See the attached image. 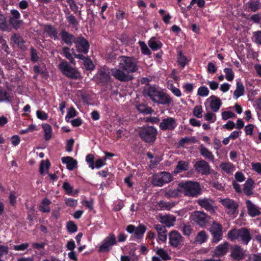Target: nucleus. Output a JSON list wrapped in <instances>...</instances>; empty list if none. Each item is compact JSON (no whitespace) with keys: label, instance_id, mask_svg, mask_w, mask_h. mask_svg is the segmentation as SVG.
<instances>
[{"label":"nucleus","instance_id":"obj_32","mask_svg":"<svg viewBox=\"0 0 261 261\" xmlns=\"http://www.w3.org/2000/svg\"><path fill=\"white\" fill-rule=\"evenodd\" d=\"M199 151L201 154L205 158L211 161H214V156L212 152L210 151L207 148L203 145H201L199 148Z\"/></svg>","mask_w":261,"mask_h":261},{"label":"nucleus","instance_id":"obj_30","mask_svg":"<svg viewBox=\"0 0 261 261\" xmlns=\"http://www.w3.org/2000/svg\"><path fill=\"white\" fill-rule=\"evenodd\" d=\"M148 45L153 50H157L161 48L162 43L155 37H152L148 41Z\"/></svg>","mask_w":261,"mask_h":261},{"label":"nucleus","instance_id":"obj_29","mask_svg":"<svg viewBox=\"0 0 261 261\" xmlns=\"http://www.w3.org/2000/svg\"><path fill=\"white\" fill-rule=\"evenodd\" d=\"M160 221L167 227H171L174 225L175 218L173 216L166 215L161 217Z\"/></svg>","mask_w":261,"mask_h":261},{"label":"nucleus","instance_id":"obj_14","mask_svg":"<svg viewBox=\"0 0 261 261\" xmlns=\"http://www.w3.org/2000/svg\"><path fill=\"white\" fill-rule=\"evenodd\" d=\"M183 241V237L177 231L173 230L169 233V243L171 246L177 248L182 244Z\"/></svg>","mask_w":261,"mask_h":261},{"label":"nucleus","instance_id":"obj_31","mask_svg":"<svg viewBox=\"0 0 261 261\" xmlns=\"http://www.w3.org/2000/svg\"><path fill=\"white\" fill-rule=\"evenodd\" d=\"M42 127L44 132V137L45 140H50L52 137L53 130L51 126L47 123H44L42 125Z\"/></svg>","mask_w":261,"mask_h":261},{"label":"nucleus","instance_id":"obj_55","mask_svg":"<svg viewBox=\"0 0 261 261\" xmlns=\"http://www.w3.org/2000/svg\"><path fill=\"white\" fill-rule=\"evenodd\" d=\"M29 246V244L24 243L18 245H14L13 249L15 251H24L27 249Z\"/></svg>","mask_w":261,"mask_h":261},{"label":"nucleus","instance_id":"obj_60","mask_svg":"<svg viewBox=\"0 0 261 261\" xmlns=\"http://www.w3.org/2000/svg\"><path fill=\"white\" fill-rule=\"evenodd\" d=\"M66 206L70 207H75L77 204V201L72 198H67L65 199Z\"/></svg>","mask_w":261,"mask_h":261},{"label":"nucleus","instance_id":"obj_19","mask_svg":"<svg viewBox=\"0 0 261 261\" xmlns=\"http://www.w3.org/2000/svg\"><path fill=\"white\" fill-rule=\"evenodd\" d=\"M111 73L116 80L121 82L128 81L132 79L131 76L128 73L117 68H112Z\"/></svg>","mask_w":261,"mask_h":261},{"label":"nucleus","instance_id":"obj_12","mask_svg":"<svg viewBox=\"0 0 261 261\" xmlns=\"http://www.w3.org/2000/svg\"><path fill=\"white\" fill-rule=\"evenodd\" d=\"M210 231L213 236V243H217L222 239V227L219 223L214 222L212 224Z\"/></svg>","mask_w":261,"mask_h":261},{"label":"nucleus","instance_id":"obj_6","mask_svg":"<svg viewBox=\"0 0 261 261\" xmlns=\"http://www.w3.org/2000/svg\"><path fill=\"white\" fill-rule=\"evenodd\" d=\"M59 68L63 74L69 78L77 79L80 76V73L78 70L72 67L66 61L62 62L59 65Z\"/></svg>","mask_w":261,"mask_h":261},{"label":"nucleus","instance_id":"obj_34","mask_svg":"<svg viewBox=\"0 0 261 261\" xmlns=\"http://www.w3.org/2000/svg\"><path fill=\"white\" fill-rule=\"evenodd\" d=\"M220 167L223 171L228 174H231L235 170L233 165L230 162L222 163L220 165Z\"/></svg>","mask_w":261,"mask_h":261},{"label":"nucleus","instance_id":"obj_63","mask_svg":"<svg viewBox=\"0 0 261 261\" xmlns=\"http://www.w3.org/2000/svg\"><path fill=\"white\" fill-rule=\"evenodd\" d=\"M206 84L209 86L210 89L212 90H216L218 88V86H219V84L214 81H207L206 82Z\"/></svg>","mask_w":261,"mask_h":261},{"label":"nucleus","instance_id":"obj_13","mask_svg":"<svg viewBox=\"0 0 261 261\" xmlns=\"http://www.w3.org/2000/svg\"><path fill=\"white\" fill-rule=\"evenodd\" d=\"M146 230V227L142 224L135 227L133 225H129L126 228V231L129 233H134V237L136 240L142 239Z\"/></svg>","mask_w":261,"mask_h":261},{"label":"nucleus","instance_id":"obj_17","mask_svg":"<svg viewBox=\"0 0 261 261\" xmlns=\"http://www.w3.org/2000/svg\"><path fill=\"white\" fill-rule=\"evenodd\" d=\"M197 203L202 208L210 212L211 213H214L215 210L214 206V200L211 198H201L197 200Z\"/></svg>","mask_w":261,"mask_h":261},{"label":"nucleus","instance_id":"obj_4","mask_svg":"<svg viewBox=\"0 0 261 261\" xmlns=\"http://www.w3.org/2000/svg\"><path fill=\"white\" fill-rule=\"evenodd\" d=\"M119 67L127 73H134L138 71L137 61L133 57L122 56L119 59Z\"/></svg>","mask_w":261,"mask_h":261},{"label":"nucleus","instance_id":"obj_57","mask_svg":"<svg viewBox=\"0 0 261 261\" xmlns=\"http://www.w3.org/2000/svg\"><path fill=\"white\" fill-rule=\"evenodd\" d=\"M67 228L68 231L71 233H73L77 231V227L72 221H70L67 223Z\"/></svg>","mask_w":261,"mask_h":261},{"label":"nucleus","instance_id":"obj_62","mask_svg":"<svg viewBox=\"0 0 261 261\" xmlns=\"http://www.w3.org/2000/svg\"><path fill=\"white\" fill-rule=\"evenodd\" d=\"M207 70L208 73L213 74L216 72L217 67L214 63L210 62L207 64Z\"/></svg>","mask_w":261,"mask_h":261},{"label":"nucleus","instance_id":"obj_44","mask_svg":"<svg viewBox=\"0 0 261 261\" xmlns=\"http://www.w3.org/2000/svg\"><path fill=\"white\" fill-rule=\"evenodd\" d=\"M67 3L69 4L70 8L74 13H76L79 12V14H81V11H79V7L75 3V0H66Z\"/></svg>","mask_w":261,"mask_h":261},{"label":"nucleus","instance_id":"obj_54","mask_svg":"<svg viewBox=\"0 0 261 261\" xmlns=\"http://www.w3.org/2000/svg\"><path fill=\"white\" fill-rule=\"evenodd\" d=\"M63 53L64 56L68 59L70 61L71 63L73 62V59L71 55V54L70 53V49L68 47H64L63 48Z\"/></svg>","mask_w":261,"mask_h":261},{"label":"nucleus","instance_id":"obj_25","mask_svg":"<svg viewBox=\"0 0 261 261\" xmlns=\"http://www.w3.org/2000/svg\"><path fill=\"white\" fill-rule=\"evenodd\" d=\"M62 41L68 45H71L75 41V38L73 35L67 31H62L61 33Z\"/></svg>","mask_w":261,"mask_h":261},{"label":"nucleus","instance_id":"obj_39","mask_svg":"<svg viewBox=\"0 0 261 261\" xmlns=\"http://www.w3.org/2000/svg\"><path fill=\"white\" fill-rule=\"evenodd\" d=\"M156 254L164 260H168L171 259V257L169 255L167 250L163 248H158L156 250Z\"/></svg>","mask_w":261,"mask_h":261},{"label":"nucleus","instance_id":"obj_45","mask_svg":"<svg viewBox=\"0 0 261 261\" xmlns=\"http://www.w3.org/2000/svg\"><path fill=\"white\" fill-rule=\"evenodd\" d=\"M13 38L15 43L17 44L20 48H23L24 42L21 37L18 35L15 34L13 36Z\"/></svg>","mask_w":261,"mask_h":261},{"label":"nucleus","instance_id":"obj_8","mask_svg":"<svg viewBox=\"0 0 261 261\" xmlns=\"http://www.w3.org/2000/svg\"><path fill=\"white\" fill-rule=\"evenodd\" d=\"M172 180L171 174L167 172H161L153 176L152 184L156 186L161 187Z\"/></svg>","mask_w":261,"mask_h":261},{"label":"nucleus","instance_id":"obj_15","mask_svg":"<svg viewBox=\"0 0 261 261\" xmlns=\"http://www.w3.org/2000/svg\"><path fill=\"white\" fill-rule=\"evenodd\" d=\"M246 251L239 245H234L231 248L230 256L236 260L243 259L246 256Z\"/></svg>","mask_w":261,"mask_h":261},{"label":"nucleus","instance_id":"obj_33","mask_svg":"<svg viewBox=\"0 0 261 261\" xmlns=\"http://www.w3.org/2000/svg\"><path fill=\"white\" fill-rule=\"evenodd\" d=\"M253 181L251 179H248L244 185L243 191L247 195H250L252 193Z\"/></svg>","mask_w":261,"mask_h":261},{"label":"nucleus","instance_id":"obj_58","mask_svg":"<svg viewBox=\"0 0 261 261\" xmlns=\"http://www.w3.org/2000/svg\"><path fill=\"white\" fill-rule=\"evenodd\" d=\"M37 117L42 120H46L48 118V115L45 112L38 110L36 112Z\"/></svg>","mask_w":261,"mask_h":261},{"label":"nucleus","instance_id":"obj_16","mask_svg":"<svg viewBox=\"0 0 261 261\" xmlns=\"http://www.w3.org/2000/svg\"><path fill=\"white\" fill-rule=\"evenodd\" d=\"M97 83H107L110 81V71L106 67L100 68L95 76Z\"/></svg>","mask_w":261,"mask_h":261},{"label":"nucleus","instance_id":"obj_59","mask_svg":"<svg viewBox=\"0 0 261 261\" xmlns=\"http://www.w3.org/2000/svg\"><path fill=\"white\" fill-rule=\"evenodd\" d=\"M22 21L21 20H19V19H15V18H10V23L11 24L13 25V27L17 29L19 27L20 25L22 23Z\"/></svg>","mask_w":261,"mask_h":261},{"label":"nucleus","instance_id":"obj_35","mask_svg":"<svg viewBox=\"0 0 261 261\" xmlns=\"http://www.w3.org/2000/svg\"><path fill=\"white\" fill-rule=\"evenodd\" d=\"M51 203V201L46 198H44L40 206L39 210L43 213H48L50 212V209L49 207V205Z\"/></svg>","mask_w":261,"mask_h":261},{"label":"nucleus","instance_id":"obj_53","mask_svg":"<svg viewBox=\"0 0 261 261\" xmlns=\"http://www.w3.org/2000/svg\"><path fill=\"white\" fill-rule=\"evenodd\" d=\"M235 114L231 111H224L222 113V119L226 120L229 118L235 117Z\"/></svg>","mask_w":261,"mask_h":261},{"label":"nucleus","instance_id":"obj_20","mask_svg":"<svg viewBox=\"0 0 261 261\" xmlns=\"http://www.w3.org/2000/svg\"><path fill=\"white\" fill-rule=\"evenodd\" d=\"M76 48L77 51L84 54L87 53L89 49V43L83 37H80L74 41Z\"/></svg>","mask_w":261,"mask_h":261},{"label":"nucleus","instance_id":"obj_46","mask_svg":"<svg viewBox=\"0 0 261 261\" xmlns=\"http://www.w3.org/2000/svg\"><path fill=\"white\" fill-rule=\"evenodd\" d=\"M50 163L48 161L44 162L42 161L40 165L39 171L41 174L45 173L46 171H47L49 168Z\"/></svg>","mask_w":261,"mask_h":261},{"label":"nucleus","instance_id":"obj_48","mask_svg":"<svg viewBox=\"0 0 261 261\" xmlns=\"http://www.w3.org/2000/svg\"><path fill=\"white\" fill-rule=\"evenodd\" d=\"M225 78L228 81H232L234 79V73L230 68H225L224 69Z\"/></svg>","mask_w":261,"mask_h":261},{"label":"nucleus","instance_id":"obj_37","mask_svg":"<svg viewBox=\"0 0 261 261\" xmlns=\"http://www.w3.org/2000/svg\"><path fill=\"white\" fill-rule=\"evenodd\" d=\"M63 188L67 194L69 195H75L79 192V190H73V187L69 182H64L63 184Z\"/></svg>","mask_w":261,"mask_h":261},{"label":"nucleus","instance_id":"obj_23","mask_svg":"<svg viewBox=\"0 0 261 261\" xmlns=\"http://www.w3.org/2000/svg\"><path fill=\"white\" fill-rule=\"evenodd\" d=\"M246 204L248 214L251 217H255L260 214L259 208L254 205L250 200H246Z\"/></svg>","mask_w":261,"mask_h":261},{"label":"nucleus","instance_id":"obj_28","mask_svg":"<svg viewBox=\"0 0 261 261\" xmlns=\"http://www.w3.org/2000/svg\"><path fill=\"white\" fill-rule=\"evenodd\" d=\"M189 163L186 161H179L175 169L173 171V173L176 174L177 173L186 171L189 169Z\"/></svg>","mask_w":261,"mask_h":261},{"label":"nucleus","instance_id":"obj_56","mask_svg":"<svg viewBox=\"0 0 261 261\" xmlns=\"http://www.w3.org/2000/svg\"><path fill=\"white\" fill-rule=\"evenodd\" d=\"M251 168L253 171L261 174V163H251Z\"/></svg>","mask_w":261,"mask_h":261},{"label":"nucleus","instance_id":"obj_2","mask_svg":"<svg viewBox=\"0 0 261 261\" xmlns=\"http://www.w3.org/2000/svg\"><path fill=\"white\" fill-rule=\"evenodd\" d=\"M228 236L231 241L238 240L244 245H247L252 239L250 232L246 228L231 229L228 231Z\"/></svg>","mask_w":261,"mask_h":261},{"label":"nucleus","instance_id":"obj_51","mask_svg":"<svg viewBox=\"0 0 261 261\" xmlns=\"http://www.w3.org/2000/svg\"><path fill=\"white\" fill-rule=\"evenodd\" d=\"M202 112L203 110L201 106H196L193 109V113L194 116L200 118L202 116Z\"/></svg>","mask_w":261,"mask_h":261},{"label":"nucleus","instance_id":"obj_27","mask_svg":"<svg viewBox=\"0 0 261 261\" xmlns=\"http://www.w3.org/2000/svg\"><path fill=\"white\" fill-rule=\"evenodd\" d=\"M244 87L243 83L240 81H237L236 89L233 93V98L238 99L239 97L244 94Z\"/></svg>","mask_w":261,"mask_h":261},{"label":"nucleus","instance_id":"obj_24","mask_svg":"<svg viewBox=\"0 0 261 261\" xmlns=\"http://www.w3.org/2000/svg\"><path fill=\"white\" fill-rule=\"evenodd\" d=\"M63 164L66 165V167L69 170H73L77 166V162L71 156L63 157L61 159Z\"/></svg>","mask_w":261,"mask_h":261},{"label":"nucleus","instance_id":"obj_3","mask_svg":"<svg viewBox=\"0 0 261 261\" xmlns=\"http://www.w3.org/2000/svg\"><path fill=\"white\" fill-rule=\"evenodd\" d=\"M180 192L186 196L195 197L201 194V188L197 182L188 181L181 182L178 184Z\"/></svg>","mask_w":261,"mask_h":261},{"label":"nucleus","instance_id":"obj_22","mask_svg":"<svg viewBox=\"0 0 261 261\" xmlns=\"http://www.w3.org/2000/svg\"><path fill=\"white\" fill-rule=\"evenodd\" d=\"M228 247L229 244L227 242L220 244L216 247L214 251L213 256L219 257L225 255L228 251Z\"/></svg>","mask_w":261,"mask_h":261},{"label":"nucleus","instance_id":"obj_52","mask_svg":"<svg viewBox=\"0 0 261 261\" xmlns=\"http://www.w3.org/2000/svg\"><path fill=\"white\" fill-rule=\"evenodd\" d=\"M94 156L92 154H89L86 157V161L88 163L89 167L92 169H94L95 168L94 164Z\"/></svg>","mask_w":261,"mask_h":261},{"label":"nucleus","instance_id":"obj_41","mask_svg":"<svg viewBox=\"0 0 261 261\" xmlns=\"http://www.w3.org/2000/svg\"><path fill=\"white\" fill-rule=\"evenodd\" d=\"M204 119L206 121H209L210 123H214L217 120V116L216 114L212 112H207L204 115Z\"/></svg>","mask_w":261,"mask_h":261},{"label":"nucleus","instance_id":"obj_61","mask_svg":"<svg viewBox=\"0 0 261 261\" xmlns=\"http://www.w3.org/2000/svg\"><path fill=\"white\" fill-rule=\"evenodd\" d=\"M178 62L181 67H184L187 62V59L186 57L182 54L181 53L179 54V57L178 58Z\"/></svg>","mask_w":261,"mask_h":261},{"label":"nucleus","instance_id":"obj_50","mask_svg":"<svg viewBox=\"0 0 261 261\" xmlns=\"http://www.w3.org/2000/svg\"><path fill=\"white\" fill-rule=\"evenodd\" d=\"M180 230L185 236H189L192 233V228L190 225L184 224Z\"/></svg>","mask_w":261,"mask_h":261},{"label":"nucleus","instance_id":"obj_40","mask_svg":"<svg viewBox=\"0 0 261 261\" xmlns=\"http://www.w3.org/2000/svg\"><path fill=\"white\" fill-rule=\"evenodd\" d=\"M174 202H167L165 201H161L158 203V205L161 210H170L175 206Z\"/></svg>","mask_w":261,"mask_h":261},{"label":"nucleus","instance_id":"obj_11","mask_svg":"<svg viewBox=\"0 0 261 261\" xmlns=\"http://www.w3.org/2000/svg\"><path fill=\"white\" fill-rule=\"evenodd\" d=\"M177 126L176 119L171 117H164L160 123L159 127L162 130H172Z\"/></svg>","mask_w":261,"mask_h":261},{"label":"nucleus","instance_id":"obj_9","mask_svg":"<svg viewBox=\"0 0 261 261\" xmlns=\"http://www.w3.org/2000/svg\"><path fill=\"white\" fill-rule=\"evenodd\" d=\"M116 243L117 241L115 236L112 233H110L101 243L98 248V252H109L112 247Z\"/></svg>","mask_w":261,"mask_h":261},{"label":"nucleus","instance_id":"obj_21","mask_svg":"<svg viewBox=\"0 0 261 261\" xmlns=\"http://www.w3.org/2000/svg\"><path fill=\"white\" fill-rule=\"evenodd\" d=\"M196 170L202 174L209 173L210 167L208 164L204 160H200L196 162L194 165Z\"/></svg>","mask_w":261,"mask_h":261},{"label":"nucleus","instance_id":"obj_36","mask_svg":"<svg viewBox=\"0 0 261 261\" xmlns=\"http://www.w3.org/2000/svg\"><path fill=\"white\" fill-rule=\"evenodd\" d=\"M247 5L249 9L252 12H256L261 7V3L259 0H250Z\"/></svg>","mask_w":261,"mask_h":261},{"label":"nucleus","instance_id":"obj_1","mask_svg":"<svg viewBox=\"0 0 261 261\" xmlns=\"http://www.w3.org/2000/svg\"><path fill=\"white\" fill-rule=\"evenodd\" d=\"M144 95L154 102L161 105H169L172 100L166 94L154 87H149L145 90Z\"/></svg>","mask_w":261,"mask_h":261},{"label":"nucleus","instance_id":"obj_42","mask_svg":"<svg viewBox=\"0 0 261 261\" xmlns=\"http://www.w3.org/2000/svg\"><path fill=\"white\" fill-rule=\"evenodd\" d=\"M140 46L141 51L142 54L144 55H150L151 51L145 43L143 41H139L138 42Z\"/></svg>","mask_w":261,"mask_h":261},{"label":"nucleus","instance_id":"obj_18","mask_svg":"<svg viewBox=\"0 0 261 261\" xmlns=\"http://www.w3.org/2000/svg\"><path fill=\"white\" fill-rule=\"evenodd\" d=\"M206 103H208L210 108L214 113L218 112L222 104L221 99L215 95L208 98L206 100L205 105Z\"/></svg>","mask_w":261,"mask_h":261},{"label":"nucleus","instance_id":"obj_10","mask_svg":"<svg viewBox=\"0 0 261 261\" xmlns=\"http://www.w3.org/2000/svg\"><path fill=\"white\" fill-rule=\"evenodd\" d=\"M219 202L224 206L228 214L233 215L237 212L238 204L233 200L228 198H219Z\"/></svg>","mask_w":261,"mask_h":261},{"label":"nucleus","instance_id":"obj_26","mask_svg":"<svg viewBox=\"0 0 261 261\" xmlns=\"http://www.w3.org/2000/svg\"><path fill=\"white\" fill-rule=\"evenodd\" d=\"M208 236L204 230L200 231L195 238V243L201 244L207 241Z\"/></svg>","mask_w":261,"mask_h":261},{"label":"nucleus","instance_id":"obj_47","mask_svg":"<svg viewBox=\"0 0 261 261\" xmlns=\"http://www.w3.org/2000/svg\"><path fill=\"white\" fill-rule=\"evenodd\" d=\"M76 115V112L73 108L68 109L67 115L65 117V120L67 122H69L70 119Z\"/></svg>","mask_w":261,"mask_h":261},{"label":"nucleus","instance_id":"obj_7","mask_svg":"<svg viewBox=\"0 0 261 261\" xmlns=\"http://www.w3.org/2000/svg\"><path fill=\"white\" fill-rule=\"evenodd\" d=\"M156 129L150 126L142 127L140 133L141 138L146 142H154L156 139Z\"/></svg>","mask_w":261,"mask_h":261},{"label":"nucleus","instance_id":"obj_43","mask_svg":"<svg viewBox=\"0 0 261 261\" xmlns=\"http://www.w3.org/2000/svg\"><path fill=\"white\" fill-rule=\"evenodd\" d=\"M180 192L178 187L177 189H171L166 192L165 196L167 198L176 197L178 196L179 192Z\"/></svg>","mask_w":261,"mask_h":261},{"label":"nucleus","instance_id":"obj_5","mask_svg":"<svg viewBox=\"0 0 261 261\" xmlns=\"http://www.w3.org/2000/svg\"><path fill=\"white\" fill-rule=\"evenodd\" d=\"M190 219L200 227H204L208 223L210 217L203 212L195 211L191 214Z\"/></svg>","mask_w":261,"mask_h":261},{"label":"nucleus","instance_id":"obj_38","mask_svg":"<svg viewBox=\"0 0 261 261\" xmlns=\"http://www.w3.org/2000/svg\"><path fill=\"white\" fill-rule=\"evenodd\" d=\"M45 32L49 35V36L55 39L58 38V33L56 29L51 25H48L45 27Z\"/></svg>","mask_w":261,"mask_h":261},{"label":"nucleus","instance_id":"obj_64","mask_svg":"<svg viewBox=\"0 0 261 261\" xmlns=\"http://www.w3.org/2000/svg\"><path fill=\"white\" fill-rule=\"evenodd\" d=\"M249 261H261V255L260 254H252L249 257Z\"/></svg>","mask_w":261,"mask_h":261},{"label":"nucleus","instance_id":"obj_49","mask_svg":"<svg viewBox=\"0 0 261 261\" xmlns=\"http://www.w3.org/2000/svg\"><path fill=\"white\" fill-rule=\"evenodd\" d=\"M209 90L205 86L199 87L197 91L198 95L202 97L207 96L209 94Z\"/></svg>","mask_w":261,"mask_h":261}]
</instances>
